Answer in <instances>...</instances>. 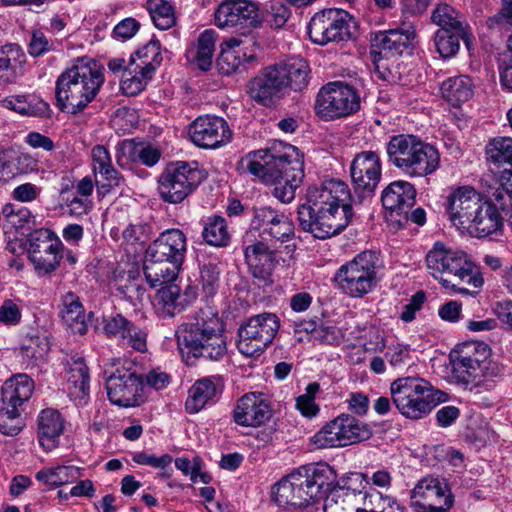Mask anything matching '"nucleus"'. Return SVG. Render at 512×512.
Segmentation results:
<instances>
[{
    "mask_svg": "<svg viewBox=\"0 0 512 512\" xmlns=\"http://www.w3.org/2000/svg\"><path fill=\"white\" fill-rule=\"evenodd\" d=\"M65 361L69 396L77 405H84L90 393V375L86 361L78 353L68 355Z\"/></svg>",
    "mask_w": 512,
    "mask_h": 512,
    "instance_id": "393cba45",
    "label": "nucleus"
},
{
    "mask_svg": "<svg viewBox=\"0 0 512 512\" xmlns=\"http://www.w3.org/2000/svg\"><path fill=\"white\" fill-rule=\"evenodd\" d=\"M384 267L380 253L364 250L342 264L334 275L338 288L351 298H363L371 293L380 280Z\"/></svg>",
    "mask_w": 512,
    "mask_h": 512,
    "instance_id": "423d86ee",
    "label": "nucleus"
},
{
    "mask_svg": "<svg viewBox=\"0 0 512 512\" xmlns=\"http://www.w3.org/2000/svg\"><path fill=\"white\" fill-rule=\"evenodd\" d=\"M231 416L239 426L258 427L270 420L272 409L261 395L247 393L236 401Z\"/></svg>",
    "mask_w": 512,
    "mask_h": 512,
    "instance_id": "4be33fe9",
    "label": "nucleus"
},
{
    "mask_svg": "<svg viewBox=\"0 0 512 512\" xmlns=\"http://www.w3.org/2000/svg\"><path fill=\"white\" fill-rule=\"evenodd\" d=\"M454 504V495L448 484L438 477L420 479L410 494V507L414 512H448Z\"/></svg>",
    "mask_w": 512,
    "mask_h": 512,
    "instance_id": "4468645a",
    "label": "nucleus"
},
{
    "mask_svg": "<svg viewBox=\"0 0 512 512\" xmlns=\"http://www.w3.org/2000/svg\"><path fill=\"white\" fill-rule=\"evenodd\" d=\"M357 89L343 81L329 82L322 86L315 100V113L330 121L350 116L360 109Z\"/></svg>",
    "mask_w": 512,
    "mask_h": 512,
    "instance_id": "1a4fd4ad",
    "label": "nucleus"
},
{
    "mask_svg": "<svg viewBox=\"0 0 512 512\" xmlns=\"http://www.w3.org/2000/svg\"><path fill=\"white\" fill-rule=\"evenodd\" d=\"M60 315L72 333L84 335L87 332L85 310L79 296L74 292L69 291L61 297Z\"/></svg>",
    "mask_w": 512,
    "mask_h": 512,
    "instance_id": "4c0bfd02",
    "label": "nucleus"
},
{
    "mask_svg": "<svg viewBox=\"0 0 512 512\" xmlns=\"http://www.w3.org/2000/svg\"><path fill=\"white\" fill-rule=\"evenodd\" d=\"M81 476L80 469L73 465H58L51 468H43L35 474L37 481L55 489L59 486L72 483Z\"/></svg>",
    "mask_w": 512,
    "mask_h": 512,
    "instance_id": "8fccbe9b",
    "label": "nucleus"
},
{
    "mask_svg": "<svg viewBox=\"0 0 512 512\" xmlns=\"http://www.w3.org/2000/svg\"><path fill=\"white\" fill-rule=\"evenodd\" d=\"M36 165L35 159L29 154L13 149L0 151V176L6 180L33 171Z\"/></svg>",
    "mask_w": 512,
    "mask_h": 512,
    "instance_id": "a19ab883",
    "label": "nucleus"
},
{
    "mask_svg": "<svg viewBox=\"0 0 512 512\" xmlns=\"http://www.w3.org/2000/svg\"><path fill=\"white\" fill-rule=\"evenodd\" d=\"M202 238L210 246H227L230 243L231 236L226 220L218 215L207 217L203 221Z\"/></svg>",
    "mask_w": 512,
    "mask_h": 512,
    "instance_id": "864d4df0",
    "label": "nucleus"
},
{
    "mask_svg": "<svg viewBox=\"0 0 512 512\" xmlns=\"http://www.w3.org/2000/svg\"><path fill=\"white\" fill-rule=\"evenodd\" d=\"M295 334L305 333L309 341L322 346L337 347L345 340V332L332 320L314 316L308 320L303 319L293 322Z\"/></svg>",
    "mask_w": 512,
    "mask_h": 512,
    "instance_id": "5701e85b",
    "label": "nucleus"
},
{
    "mask_svg": "<svg viewBox=\"0 0 512 512\" xmlns=\"http://www.w3.org/2000/svg\"><path fill=\"white\" fill-rule=\"evenodd\" d=\"M370 425L349 414H341L322 427L311 439L317 448L344 447L370 439Z\"/></svg>",
    "mask_w": 512,
    "mask_h": 512,
    "instance_id": "9b49d317",
    "label": "nucleus"
},
{
    "mask_svg": "<svg viewBox=\"0 0 512 512\" xmlns=\"http://www.w3.org/2000/svg\"><path fill=\"white\" fill-rule=\"evenodd\" d=\"M250 227L263 241L287 242L294 237V224L285 213L270 206L252 207Z\"/></svg>",
    "mask_w": 512,
    "mask_h": 512,
    "instance_id": "dca6fc26",
    "label": "nucleus"
},
{
    "mask_svg": "<svg viewBox=\"0 0 512 512\" xmlns=\"http://www.w3.org/2000/svg\"><path fill=\"white\" fill-rule=\"evenodd\" d=\"M246 169L264 184L272 186L271 194L282 203L294 200L296 189L305 176L298 149L282 142L255 151L253 158L247 161Z\"/></svg>",
    "mask_w": 512,
    "mask_h": 512,
    "instance_id": "f03ea898",
    "label": "nucleus"
},
{
    "mask_svg": "<svg viewBox=\"0 0 512 512\" xmlns=\"http://www.w3.org/2000/svg\"><path fill=\"white\" fill-rule=\"evenodd\" d=\"M215 51V32L204 30L198 37L196 44L187 50V58L202 71H208L212 66Z\"/></svg>",
    "mask_w": 512,
    "mask_h": 512,
    "instance_id": "c03bdc74",
    "label": "nucleus"
},
{
    "mask_svg": "<svg viewBox=\"0 0 512 512\" xmlns=\"http://www.w3.org/2000/svg\"><path fill=\"white\" fill-rule=\"evenodd\" d=\"M445 278L458 283V286L461 283H467L473 288H480L484 283L478 267L465 252L458 250H453V255L449 259V267L445 270Z\"/></svg>",
    "mask_w": 512,
    "mask_h": 512,
    "instance_id": "2f4dec72",
    "label": "nucleus"
},
{
    "mask_svg": "<svg viewBox=\"0 0 512 512\" xmlns=\"http://www.w3.org/2000/svg\"><path fill=\"white\" fill-rule=\"evenodd\" d=\"M353 217L350 189L345 182L337 179L309 186L306 202L300 204L297 210L300 228L320 240L339 235Z\"/></svg>",
    "mask_w": 512,
    "mask_h": 512,
    "instance_id": "f257e3e1",
    "label": "nucleus"
},
{
    "mask_svg": "<svg viewBox=\"0 0 512 512\" xmlns=\"http://www.w3.org/2000/svg\"><path fill=\"white\" fill-rule=\"evenodd\" d=\"M350 175L355 190L362 193L363 197L371 196L382 175L379 154L375 151L357 153L350 165Z\"/></svg>",
    "mask_w": 512,
    "mask_h": 512,
    "instance_id": "6ab92c4d",
    "label": "nucleus"
},
{
    "mask_svg": "<svg viewBox=\"0 0 512 512\" xmlns=\"http://www.w3.org/2000/svg\"><path fill=\"white\" fill-rule=\"evenodd\" d=\"M254 241L244 248L245 261L255 278L265 280L274 268L275 254L265 243Z\"/></svg>",
    "mask_w": 512,
    "mask_h": 512,
    "instance_id": "f704fd0d",
    "label": "nucleus"
},
{
    "mask_svg": "<svg viewBox=\"0 0 512 512\" xmlns=\"http://www.w3.org/2000/svg\"><path fill=\"white\" fill-rule=\"evenodd\" d=\"M225 325L212 308L200 309L181 324L175 336L179 352L187 365L197 360L218 362L228 352Z\"/></svg>",
    "mask_w": 512,
    "mask_h": 512,
    "instance_id": "7ed1b4c3",
    "label": "nucleus"
},
{
    "mask_svg": "<svg viewBox=\"0 0 512 512\" xmlns=\"http://www.w3.org/2000/svg\"><path fill=\"white\" fill-rule=\"evenodd\" d=\"M441 401L443 399L439 393H431L394 405L404 417L411 420H419L427 416Z\"/></svg>",
    "mask_w": 512,
    "mask_h": 512,
    "instance_id": "09e8293b",
    "label": "nucleus"
},
{
    "mask_svg": "<svg viewBox=\"0 0 512 512\" xmlns=\"http://www.w3.org/2000/svg\"><path fill=\"white\" fill-rule=\"evenodd\" d=\"M291 484L295 495L298 496V503L301 508L306 507L312 503L318 502L313 487L310 486L307 477L302 471L301 466L289 474Z\"/></svg>",
    "mask_w": 512,
    "mask_h": 512,
    "instance_id": "e2e57ef3",
    "label": "nucleus"
},
{
    "mask_svg": "<svg viewBox=\"0 0 512 512\" xmlns=\"http://www.w3.org/2000/svg\"><path fill=\"white\" fill-rule=\"evenodd\" d=\"M272 498L278 506L283 507L284 509L295 510L301 508L298 503V496L295 495L289 475L282 478L273 486Z\"/></svg>",
    "mask_w": 512,
    "mask_h": 512,
    "instance_id": "680f3d73",
    "label": "nucleus"
},
{
    "mask_svg": "<svg viewBox=\"0 0 512 512\" xmlns=\"http://www.w3.org/2000/svg\"><path fill=\"white\" fill-rule=\"evenodd\" d=\"M279 328L280 319L274 313L249 317L238 329V351L247 357L262 354L273 343Z\"/></svg>",
    "mask_w": 512,
    "mask_h": 512,
    "instance_id": "9d476101",
    "label": "nucleus"
},
{
    "mask_svg": "<svg viewBox=\"0 0 512 512\" xmlns=\"http://www.w3.org/2000/svg\"><path fill=\"white\" fill-rule=\"evenodd\" d=\"M219 28H252L260 23L259 8L249 0H225L214 14Z\"/></svg>",
    "mask_w": 512,
    "mask_h": 512,
    "instance_id": "aec40b11",
    "label": "nucleus"
},
{
    "mask_svg": "<svg viewBox=\"0 0 512 512\" xmlns=\"http://www.w3.org/2000/svg\"><path fill=\"white\" fill-rule=\"evenodd\" d=\"M494 202L487 200L486 196L481 201V207L473 215V223L469 224L467 231L478 238H484L497 234L503 229L506 217Z\"/></svg>",
    "mask_w": 512,
    "mask_h": 512,
    "instance_id": "c756f323",
    "label": "nucleus"
},
{
    "mask_svg": "<svg viewBox=\"0 0 512 512\" xmlns=\"http://www.w3.org/2000/svg\"><path fill=\"white\" fill-rule=\"evenodd\" d=\"M415 37L412 26L406 29H391L379 31L371 36L370 53L374 60L390 58L402 55L411 46V40Z\"/></svg>",
    "mask_w": 512,
    "mask_h": 512,
    "instance_id": "412c9836",
    "label": "nucleus"
},
{
    "mask_svg": "<svg viewBox=\"0 0 512 512\" xmlns=\"http://www.w3.org/2000/svg\"><path fill=\"white\" fill-rule=\"evenodd\" d=\"M472 34L470 30H448L438 29L433 37L435 51L443 59L454 57L460 49V41L462 40L466 47L470 49L472 43Z\"/></svg>",
    "mask_w": 512,
    "mask_h": 512,
    "instance_id": "58836bf2",
    "label": "nucleus"
},
{
    "mask_svg": "<svg viewBox=\"0 0 512 512\" xmlns=\"http://www.w3.org/2000/svg\"><path fill=\"white\" fill-rule=\"evenodd\" d=\"M182 265L183 263L157 257L156 254L145 251L143 272L150 287L156 288L164 283L176 281Z\"/></svg>",
    "mask_w": 512,
    "mask_h": 512,
    "instance_id": "7c9ffc66",
    "label": "nucleus"
},
{
    "mask_svg": "<svg viewBox=\"0 0 512 512\" xmlns=\"http://www.w3.org/2000/svg\"><path fill=\"white\" fill-rule=\"evenodd\" d=\"M131 323L132 321L121 313L103 316L102 331L107 338L120 341L125 336V333L128 332Z\"/></svg>",
    "mask_w": 512,
    "mask_h": 512,
    "instance_id": "69168bd1",
    "label": "nucleus"
},
{
    "mask_svg": "<svg viewBox=\"0 0 512 512\" xmlns=\"http://www.w3.org/2000/svg\"><path fill=\"white\" fill-rule=\"evenodd\" d=\"M2 215L16 230L31 229L35 225V217L25 206L8 203L2 208Z\"/></svg>",
    "mask_w": 512,
    "mask_h": 512,
    "instance_id": "bf43d9fd",
    "label": "nucleus"
},
{
    "mask_svg": "<svg viewBox=\"0 0 512 512\" xmlns=\"http://www.w3.org/2000/svg\"><path fill=\"white\" fill-rule=\"evenodd\" d=\"M25 62V54L17 44H5L0 47V84L11 81L17 70Z\"/></svg>",
    "mask_w": 512,
    "mask_h": 512,
    "instance_id": "3c124183",
    "label": "nucleus"
},
{
    "mask_svg": "<svg viewBox=\"0 0 512 512\" xmlns=\"http://www.w3.org/2000/svg\"><path fill=\"white\" fill-rule=\"evenodd\" d=\"M49 350L46 337L38 334H29L22 343L21 353L24 359L29 362L42 360Z\"/></svg>",
    "mask_w": 512,
    "mask_h": 512,
    "instance_id": "0e129e2a",
    "label": "nucleus"
},
{
    "mask_svg": "<svg viewBox=\"0 0 512 512\" xmlns=\"http://www.w3.org/2000/svg\"><path fill=\"white\" fill-rule=\"evenodd\" d=\"M37 424L40 445L46 450H51L56 446L58 438L64 432V418L58 410L46 408L39 413Z\"/></svg>",
    "mask_w": 512,
    "mask_h": 512,
    "instance_id": "c9c22d12",
    "label": "nucleus"
},
{
    "mask_svg": "<svg viewBox=\"0 0 512 512\" xmlns=\"http://www.w3.org/2000/svg\"><path fill=\"white\" fill-rule=\"evenodd\" d=\"M285 89L283 78L276 64L263 68L249 84L251 98L264 106H270Z\"/></svg>",
    "mask_w": 512,
    "mask_h": 512,
    "instance_id": "b1692460",
    "label": "nucleus"
},
{
    "mask_svg": "<svg viewBox=\"0 0 512 512\" xmlns=\"http://www.w3.org/2000/svg\"><path fill=\"white\" fill-rule=\"evenodd\" d=\"M154 73H148L146 70L137 66L134 59H129L127 67L122 74L121 89L127 96H135L141 93L148 82L152 79Z\"/></svg>",
    "mask_w": 512,
    "mask_h": 512,
    "instance_id": "603ef678",
    "label": "nucleus"
},
{
    "mask_svg": "<svg viewBox=\"0 0 512 512\" xmlns=\"http://www.w3.org/2000/svg\"><path fill=\"white\" fill-rule=\"evenodd\" d=\"M191 141L204 149H215L231 140L232 131L225 119L204 115L197 117L189 126Z\"/></svg>",
    "mask_w": 512,
    "mask_h": 512,
    "instance_id": "a211bd4d",
    "label": "nucleus"
},
{
    "mask_svg": "<svg viewBox=\"0 0 512 512\" xmlns=\"http://www.w3.org/2000/svg\"><path fill=\"white\" fill-rule=\"evenodd\" d=\"M486 159L497 168L512 169V137H494L486 144Z\"/></svg>",
    "mask_w": 512,
    "mask_h": 512,
    "instance_id": "5fc2aeb1",
    "label": "nucleus"
},
{
    "mask_svg": "<svg viewBox=\"0 0 512 512\" xmlns=\"http://www.w3.org/2000/svg\"><path fill=\"white\" fill-rule=\"evenodd\" d=\"M103 84L104 74L95 62L77 61L56 80V106L64 113H82L95 100Z\"/></svg>",
    "mask_w": 512,
    "mask_h": 512,
    "instance_id": "20e7f679",
    "label": "nucleus"
},
{
    "mask_svg": "<svg viewBox=\"0 0 512 512\" xmlns=\"http://www.w3.org/2000/svg\"><path fill=\"white\" fill-rule=\"evenodd\" d=\"M490 354L491 350L486 344L463 343L451 352L453 371L465 383L484 377L490 363Z\"/></svg>",
    "mask_w": 512,
    "mask_h": 512,
    "instance_id": "2eb2a0df",
    "label": "nucleus"
},
{
    "mask_svg": "<svg viewBox=\"0 0 512 512\" xmlns=\"http://www.w3.org/2000/svg\"><path fill=\"white\" fill-rule=\"evenodd\" d=\"M307 30L313 43L324 46L351 40L356 32V22L347 11L330 8L315 13Z\"/></svg>",
    "mask_w": 512,
    "mask_h": 512,
    "instance_id": "6e6552de",
    "label": "nucleus"
},
{
    "mask_svg": "<svg viewBox=\"0 0 512 512\" xmlns=\"http://www.w3.org/2000/svg\"><path fill=\"white\" fill-rule=\"evenodd\" d=\"M390 393L393 404L404 403L405 400L415 399L431 393H445L436 390L428 381L420 377H401L394 380L390 385Z\"/></svg>",
    "mask_w": 512,
    "mask_h": 512,
    "instance_id": "e433bc0d",
    "label": "nucleus"
},
{
    "mask_svg": "<svg viewBox=\"0 0 512 512\" xmlns=\"http://www.w3.org/2000/svg\"><path fill=\"white\" fill-rule=\"evenodd\" d=\"M106 390L110 402L119 407H136L146 401L143 376L132 367H118L107 376Z\"/></svg>",
    "mask_w": 512,
    "mask_h": 512,
    "instance_id": "ddd939ff",
    "label": "nucleus"
},
{
    "mask_svg": "<svg viewBox=\"0 0 512 512\" xmlns=\"http://www.w3.org/2000/svg\"><path fill=\"white\" fill-rule=\"evenodd\" d=\"M242 42L236 38L225 41L221 47L218 66L222 73L231 74L247 63L252 56H247L241 47Z\"/></svg>",
    "mask_w": 512,
    "mask_h": 512,
    "instance_id": "49530a36",
    "label": "nucleus"
},
{
    "mask_svg": "<svg viewBox=\"0 0 512 512\" xmlns=\"http://www.w3.org/2000/svg\"><path fill=\"white\" fill-rule=\"evenodd\" d=\"M202 180V171L195 162L178 161L168 164L159 175L157 190L164 202L179 204L196 190Z\"/></svg>",
    "mask_w": 512,
    "mask_h": 512,
    "instance_id": "0eeeda50",
    "label": "nucleus"
},
{
    "mask_svg": "<svg viewBox=\"0 0 512 512\" xmlns=\"http://www.w3.org/2000/svg\"><path fill=\"white\" fill-rule=\"evenodd\" d=\"M130 59H134V63L148 73H155L163 60L160 41L151 39L147 44L132 53Z\"/></svg>",
    "mask_w": 512,
    "mask_h": 512,
    "instance_id": "6e6d98bb",
    "label": "nucleus"
},
{
    "mask_svg": "<svg viewBox=\"0 0 512 512\" xmlns=\"http://www.w3.org/2000/svg\"><path fill=\"white\" fill-rule=\"evenodd\" d=\"M431 21L438 25L439 29L470 30L469 25L462 19L458 11L452 6L441 3L432 12Z\"/></svg>",
    "mask_w": 512,
    "mask_h": 512,
    "instance_id": "4d7b16f0",
    "label": "nucleus"
},
{
    "mask_svg": "<svg viewBox=\"0 0 512 512\" xmlns=\"http://www.w3.org/2000/svg\"><path fill=\"white\" fill-rule=\"evenodd\" d=\"M3 105L25 116L50 117L52 112L47 102L33 95H11L3 100Z\"/></svg>",
    "mask_w": 512,
    "mask_h": 512,
    "instance_id": "79ce46f5",
    "label": "nucleus"
},
{
    "mask_svg": "<svg viewBox=\"0 0 512 512\" xmlns=\"http://www.w3.org/2000/svg\"><path fill=\"white\" fill-rule=\"evenodd\" d=\"M160 289L156 293L157 305L162 307L163 313L167 316H174L177 308L181 289L175 284V281L159 285Z\"/></svg>",
    "mask_w": 512,
    "mask_h": 512,
    "instance_id": "052dcab7",
    "label": "nucleus"
},
{
    "mask_svg": "<svg viewBox=\"0 0 512 512\" xmlns=\"http://www.w3.org/2000/svg\"><path fill=\"white\" fill-rule=\"evenodd\" d=\"M318 501L328 500L329 493L337 492V473L327 463H311L301 466Z\"/></svg>",
    "mask_w": 512,
    "mask_h": 512,
    "instance_id": "473e14b6",
    "label": "nucleus"
},
{
    "mask_svg": "<svg viewBox=\"0 0 512 512\" xmlns=\"http://www.w3.org/2000/svg\"><path fill=\"white\" fill-rule=\"evenodd\" d=\"M34 391V381L26 374L15 375L4 382L0 391V406L24 412Z\"/></svg>",
    "mask_w": 512,
    "mask_h": 512,
    "instance_id": "cd10ccee",
    "label": "nucleus"
},
{
    "mask_svg": "<svg viewBox=\"0 0 512 512\" xmlns=\"http://www.w3.org/2000/svg\"><path fill=\"white\" fill-rule=\"evenodd\" d=\"M23 412L0 406V433L8 436L18 435L25 423L21 417Z\"/></svg>",
    "mask_w": 512,
    "mask_h": 512,
    "instance_id": "774afa93",
    "label": "nucleus"
},
{
    "mask_svg": "<svg viewBox=\"0 0 512 512\" xmlns=\"http://www.w3.org/2000/svg\"><path fill=\"white\" fill-rule=\"evenodd\" d=\"M453 255V249L445 246L442 242H435L427 252L425 262L429 273L446 288H451L461 294H468L466 287H458V283L445 278V270L449 267V259Z\"/></svg>",
    "mask_w": 512,
    "mask_h": 512,
    "instance_id": "72a5a7b5",
    "label": "nucleus"
},
{
    "mask_svg": "<svg viewBox=\"0 0 512 512\" xmlns=\"http://www.w3.org/2000/svg\"><path fill=\"white\" fill-rule=\"evenodd\" d=\"M484 195L474 187L465 185L452 190L445 202V211L452 224L459 229L473 223V215L481 207Z\"/></svg>",
    "mask_w": 512,
    "mask_h": 512,
    "instance_id": "f3484780",
    "label": "nucleus"
},
{
    "mask_svg": "<svg viewBox=\"0 0 512 512\" xmlns=\"http://www.w3.org/2000/svg\"><path fill=\"white\" fill-rule=\"evenodd\" d=\"M285 88L302 91L310 81V67L302 58H291L276 64Z\"/></svg>",
    "mask_w": 512,
    "mask_h": 512,
    "instance_id": "ea45409f",
    "label": "nucleus"
},
{
    "mask_svg": "<svg viewBox=\"0 0 512 512\" xmlns=\"http://www.w3.org/2000/svg\"><path fill=\"white\" fill-rule=\"evenodd\" d=\"M146 8L158 29L168 30L176 24L174 7L168 1L147 0Z\"/></svg>",
    "mask_w": 512,
    "mask_h": 512,
    "instance_id": "13d9d810",
    "label": "nucleus"
},
{
    "mask_svg": "<svg viewBox=\"0 0 512 512\" xmlns=\"http://www.w3.org/2000/svg\"><path fill=\"white\" fill-rule=\"evenodd\" d=\"M369 487L368 477L363 473L354 472L337 479V491H346L347 496L359 498Z\"/></svg>",
    "mask_w": 512,
    "mask_h": 512,
    "instance_id": "338daca9",
    "label": "nucleus"
},
{
    "mask_svg": "<svg viewBox=\"0 0 512 512\" xmlns=\"http://www.w3.org/2000/svg\"><path fill=\"white\" fill-rule=\"evenodd\" d=\"M224 385L220 376L198 379L189 389L185 407L189 413H197L206 406L214 405L220 398Z\"/></svg>",
    "mask_w": 512,
    "mask_h": 512,
    "instance_id": "a878e982",
    "label": "nucleus"
},
{
    "mask_svg": "<svg viewBox=\"0 0 512 512\" xmlns=\"http://www.w3.org/2000/svg\"><path fill=\"white\" fill-rule=\"evenodd\" d=\"M62 248L63 242L51 229H35L27 236L28 258L38 276L50 275L59 268Z\"/></svg>",
    "mask_w": 512,
    "mask_h": 512,
    "instance_id": "f8f14e48",
    "label": "nucleus"
},
{
    "mask_svg": "<svg viewBox=\"0 0 512 512\" xmlns=\"http://www.w3.org/2000/svg\"><path fill=\"white\" fill-rule=\"evenodd\" d=\"M122 150L124 152L127 151L128 159L124 156L117 155V163L121 167L127 165V162L124 160H130L134 163H141L145 166L152 167L159 162L162 155L159 148L150 144L144 145L143 143H135L134 141L123 144Z\"/></svg>",
    "mask_w": 512,
    "mask_h": 512,
    "instance_id": "a18cd8bd",
    "label": "nucleus"
},
{
    "mask_svg": "<svg viewBox=\"0 0 512 512\" xmlns=\"http://www.w3.org/2000/svg\"><path fill=\"white\" fill-rule=\"evenodd\" d=\"M388 162L409 177H425L440 166L437 148L413 134H398L386 144Z\"/></svg>",
    "mask_w": 512,
    "mask_h": 512,
    "instance_id": "39448f33",
    "label": "nucleus"
},
{
    "mask_svg": "<svg viewBox=\"0 0 512 512\" xmlns=\"http://www.w3.org/2000/svg\"><path fill=\"white\" fill-rule=\"evenodd\" d=\"M416 190L414 186L404 180L391 182L381 193L383 208L391 217L402 216L409 212L415 203Z\"/></svg>",
    "mask_w": 512,
    "mask_h": 512,
    "instance_id": "bb28decb",
    "label": "nucleus"
},
{
    "mask_svg": "<svg viewBox=\"0 0 512 512\" xmlns=\"http://www.w3.org/2000/svg\"><path fill=\"white\" fill-rule=\"evenodd\" d=\"M442 97L454 107H459L473 96V83L465 75L449 77L441 84Z\"/></svg>",
    "mask_w": 512,
    "mask_h": 512,
    "instance_id": "37998d69",
    "label": "nucleus"
},
{
    "mask_svg": "<svg viewBox=\"0 0 512 512\" xmlns=\"http://www.w3.org/2000/svg\"><path fill=\"white\" fill-rule=\"evenodd\" d=\"M146 251L156 254L157 257L184 263L187 252L186 235L177 228L167 229L148 245Z\"/></svg>",
    "mask_w": 512,
    "mask_h": 512,
    "instance_id": "c85d7f7f",
    "label": "nucleus"
},
{
    "mask_svg": "<svg viewBox=\"0 0 512 512\" xmlns=\"http://www.w3.org/2000/svg\"><path fill=\"white\" fill-rule=\"evenodd\" d=\"M93 172L100 174L110 187L120 186L124 179L112 165L108 149L103 145H96L91 151Z\"/></svg>",
    "mask_w": 512,
    "mask_h": 512,
    "instance_id": "de8ad7c7",
    "label": "nucleus"
}]
</instances>
